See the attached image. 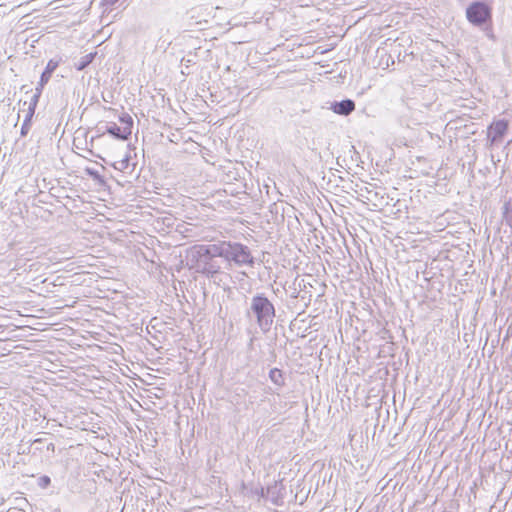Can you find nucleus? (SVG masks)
Wrapping results in <instances>:
<instances>
[{
	"label": "nucleus",
	"mask_w": 512,
	"mask_h": 512,
	"mask_svg": "<svg viewBox=\"0 0 512 512\" xmlns=\"http://www.w3.org/2000/svg\"><path fill=\"white\" fill-rule=\"evenodd\" d=\"M40 97L41 96L36 93H34L32 95V97L28 103V109H27L28 112L35 113V110H36V107H37Z\"/></svg>",
	"instance_id": "obj_17"
},
{
	"label": "nucleus",
	"mask_w": 512,
	"mask_h": 512,
	"mask_svg": "<svg viewBox=\"0 0 512 512\" xmlns=\"http://www.w3.org/2000/svg\"><path fill=\"white\" fill-rule=\"evenodd\" d=\"M253 345V339L250 340L249 346L252 347Z\"/></svg>",
	"instance_id": "obj_28"
},
{
	"label": "nucleus",
	"mask_w": 512,
	"mask_h": 512,
	"mask_svg": "<svg viewBox=\"0 0 512 512\" xmlns=\"http://www.w3.org/2000/svg\"><path fill=\"white\" fill-rule=\"evenodd\" d=\"M509 123L505 119L494 121L488 127V139L491 145L500 142L508 130Z\"/></svg>",
	"instance_id": "obj_5"
},
{
	"label": "nucleus",
	"mask_w": 512,
	"mask_h": 512,
	"mask_svg": "<svg viewBox=\"0 0 512 512\" xmlns=\"http://www.w3.org/2000/svg\"><path fill=\"white\" fill-rule=\"evenodd\" d=\"M86 172H87V174H88L90 177H92L94 180L101 181V182L103 181V180L101 179V176H100V174H99V172H98V171H96V170H94V169H91V168H87V169H86Z\"/></svg>",
	"instance_id": "obj_19"
},
{
	"label": "nucleus",
	"mask_w": 512,
	"mask_h": 512,
	"mask_svg": "<svg viewBox=\"0 0 512 512\" xmlns=\"http://www.w3.org/2000/svg\"><path fill=\"white\" fill-rule=\"evenodd\" d=\"M466 17L471 24L481 27L491 21V8L483 1L472 2L466 9Z\"/></svg>",
	"instance_id": "obj_4"
},
{
	"label": "nucleus",
	"mask_w": 512,
	"mask_h": 512,
	"mask_svg": "<svg viewBox=\"0 0 512 512\" xmlns=\"http://www.w3.org/2000/svg\"><path fill=\"white\" fill-rule=\"evenodd\" d=\"M329 108L338 115L348 116L355 110V102L351 99L334 101Z\"/></svg>",
	"instance_id": "obj_7"
},
{
	"label": "nucleus",
	"mask_w": 512,
	"mask_h": 512,
	"mask_svg": "<svg viewBox=\"0 0 512 512\" xmlns=\"http://www.w3.org/2000/svg\"><path fill=\"white\" fill-rule=\"evenodd\" d=\"M219 250L221 258L229 263H234L236 266H250L254 265V257L250 249L239 242L219 241Z\"/></svg>",
	"instance_id": "obj_3"
},
{
	"label": "nucleus",
	"mask_w": 512,
	"mask_h": 512,
	"mask_svg": "<svg viewBox=\"0 0 512 512\" xmlns=\"http://www.w3.org/2000/svg\"><path fill=\"white\" fill-rule=\"evenodd\" d=\"M9 419H10L9 414L4 411V408L2 410H0V433L1 434L3 433L4 427L8 424Z\"/></svg>",
	"instance_id": "obj_18"
},
{
	"label": "nucleus",
	"mask_w": 512,
	"mask_h": 512,
	"mask_svg": "<svg viewBox=\"0 0 512 512\" xmlns=\"http://www.w3.org/2000/svg\"><path fill=\"white\" fill-rule=\"evenodd\" d=\"M360 195L365 198L368 202H374L378 198V192L365 188L364 190H361Z\"/></svg>",
	"instance_id": "obj_14"
},
{
	"label": "nucleus",
	"mask_w": 512,
	"mask_h": 512,
	"mask_svg": "<svg viewBox=\"0 0 512 512\" xmlns=\"http://www.w3.org/2000/svg\"><path fill=\"white\" fill-rule=\"evenodd\" d=\"M131 156L129 153H127L122 159L115 161L112 165L113 167L121 172H125L126 170L130 169L131 171L134 170L135 164H130Z\"/></svg>",
	"instance_id": "obj_10"
},
{
	"label": "nucleus",
	"mask_w": 512,
	"mask_h": 512,
	"mask_svg": "<svg viewBox=\"0 0 512 512\" xmlns=\"http://www.w3.org/2000/svg\"><path fill=\"white\" fill-rule=\"evenodd\" d=\"M218 258H221L218 242L194 245L187 254L190 267L209 277H213L221 270Z\"/></svg>",
	"instance_id": "obj_1"
},
{
	"label": "nucleus",
	"mask_w": 512,
	"mask_h": 512,
	"mask_svg": "<svg viewBox=\"0 0 512 512\" xmlns=\"http://www.w3.org/2000/svg\"><path fill=\"white\" fill-rule=\"evenodd\" d=\"M118 2V0H104L105 5L113 6Z\"/></svg>",
	"instance_id": "obj_24"
},
{
	"label": "nucleus",
	"mask_w": 512,
	"mask_h": 512,
	"mask_svg": "<svg viewBox=\"0 0 512 512\" xmlns=\"http://www.w3.org/2000/svg\"><path fill=\"white\" fill-rule=\"evenodd\" d=\"M407 57H413V53H405L404 55H401V51H398L397 59L398 62H405Z\"/></svg>",
	"instance_id": "obj_21"
},
{
	"label": "nucleus",
	"mask_w": 512,
	"mask_h": 512,
	"mask_svg": "<svg viewBox=\"0 0 512 512\" xmlns=\"http://www.w3.org/2000/svg\"><path fill=\"white\" fill-rule=\"evenodd\" d=\"M260 497H265L266 495V492L264 491L263 488H261L259 491L256 492Z\"/></svg>",
	"instance_id": "obj_25"
},
{
	"label": "nucleus",
	"mask_w": 512,
	"mask_h": 512,
	"mask_svg": "<svg viewBox=\"0 0 512 512\" xmlns=\"http://www.w3.org/2000/svg\"><path fill=\"white\" fill-rule=\"evenodd\" d=\"M246 316L250 320H254L263 333H267L274 323L276 309L264 293H256L250 298Z\"/></svg>",
	"instance_id": "obj_2"
},
{
	"label": "nucleus",
	"mask_w": 512,
	"mask_h": 512,
	"mask_svg": "<svg viewBox=\"0 0 512 512\" xmlns=\"http://www.w3.org/2000/svg\"><path fill=\"white\" fill-rule=\"evenodd\" d=\"M285 494L286 489L282 481H275L274 484L269 485L266 490V496L276 506L283 504Z\"/></svg>",
	"instance_id": "obj_6"
},
{
	"label": "nucleus",
	"mask_w": 512,
	"mask_h": 512,
	"mask_svg": "<svg viewBox=\"0 0 512 512\" xmlns=\"http://www.w3.org/2000/svg\"><path fill=\"white\" fill-rule=\"evenodd\" d=\"M47 83H48L47 81L42 82V79H40L38 84H37V87L35 88V92L34 93H36V94L41 96L43 88L45 87V85Z\"/></svg>",
	"instance_id": "obj_20"
},
{
	"label": "nucleus",
	"mask_w": 512,
	"mask_h": 512,
	"mask_svg": "<svg viewBox=\"0 0 512 512\" xmlns=\"http://www.w3.org/2000/svg\"><path fill=\"white\" fill-rule=\"evenodd\" d=\"M502 210H503V218L505 219V221L507 223H511L512 221V217H511V203L510 201L508 202H505L503 207H502Z\"/></svg>",
	"instance_id": "obj_16"
},
{
	"label": "nucleus",
	"mask_w": 512,
	"mask_h": 512,
	"mask_svg": "<svg viewBox=\"0 0 512 512\" xmlns=\"http://www.w3.org/2000/svg\"><path fill=\"white\" fill-rule=\"evenodd\" d=\"M484 30H485L487 37H489L490 39H494V35H493L492 29L490 27H486Z\"/></svg>",
	"instance_id": "obj_23"
},
{
	"label": "nucleus",
	"mask_w": 512,
	"mask_h": 512,
	"mask_svg": "<svg viewBox=\"0 0 512 512\" xmlns=\"http://www.w3.org/2000/svg\"><path fill=\"white\" fill-rule=\"evenodd\" d=\"M269 379L278 387L285 385V379L282 370L278 368H272L269 372Z\"/></svg>",
	"instance_id": "obj_11"
},
{
	"label": "nucleus",
	"mask_w": 512,
	"mask_h": 512,
	"mask_svg": "<svg viewBox=\"0 0 512 512\" xmlns=\"http://www.w3.org/2000/svg\"><path fill=\"white\" fill-rule=\"evenodd\" d=\"M95 57V54L89 53L83 57L80 58V60L75 64V68L78 71H82L86 69L90 63H92L93 59Z\"/></svg>",
	"instance_id": "obj_12"
},
{
	"label": "nucleus",
	"mask_w": 512,
	"mask_h": 512,
	"mask_svg": "<svg viewBox=\"0 0 512 512\" xmlns=\"http://www.w3.org/2000/svg\"><path fill=\"white\" fill-rule=\"evenodd\" d=\"M40 481H41V482H40V485H41L42 487H46L47 485H49V484H50V478H49L48 476H43V477H41V478H40Z\"/></svg>",
	"instance_id": "obj_22"
},
{
	"label": "nucleus",
	"mask_w": 512,
	"mask_h": 512,
	"mask_svg": "<svg viewBox=\"0 0 512 512\" xmlns=\"http://www.w3.org/2000/svg\"><path fill=\"white\" fill-rule=\"evenodd\" d=\"M47 449L48 450H54V444L53 443H50L48 446H47Z\"/></svg>",
	"instance_id": "obj_26"
},
{
	"label": "nucleus",
	"mask_w": 512,
	"mask_h": 512,
	"mask_svg": "<svg viewBox=\"0 0 512 512\" xmlns=\"http://www.w3.org/2000/svg\"><path fill=\"white\" fill-rule=\"evenodd\" d=\"M59 64H60V60L50 59L48 61L44 71L42 72V74L40 76V79H42V82H44V81L49 82L53 72L58 68Z\"/></svg>",
	"instance_id": "obj_9"
},
{
	"label": "nucleus",
	"mask_w": 512,
	"mask_h": 512,
	"mask_svg": "<svg viewBox=\"0 0 512 512\" xmlns=\"http://www.w3.org/2000/svg\"><path fill=\"white\" fill-rule=\"evenodd\" d=\"M106 132L119 140H127L131 135V130H128L127 127H119L115 123H111L107 126Z\"/></svg>",
	"instance_id": "obj_8"
},
{
	"label": "nucleus",
	"mask_w": 512,
	"mask_h": 512,
	"mask_svg": "<svg viewBox=\"0 0 512 512\" xmlns=\"http://www.w3.org/2000/svg\"><path fill=\"white\" fill-rule=\"evenodd\" d=\"M41 439H35L33 443H40Z\"/></svg>",
	"instance_id": "obj_27"
},
{
	"label": "nucleus",
	"mask_w": 512,
	"mask_h": 512,
	"mask_svg": "<svg viewBox=\"0 0 512 512\" xmlns=\"http://www.w3.org/2000/svg\"><path fill=\"white\" fill-rule=\"evenodd\" d=\"M35 113H32V112H28L26 113L25 115V119L22 123V126H21V130H20V134L21 136H26L29 131H30V128H31V121H32V118L34 116Z\"/></svg>",
	"instance_id": "obj_13"
},
{
	"label": "nucleus",
	"mask_w": 512,
	"mask_h": 512,
	"mask_svg": "<svg viewBox=\"0 0 512 512\" xmlns=\"http://www.w3.org/2000/svg\"><path fill=\"white\" fill-rule=\"evenodd\" d=\"M119 121L123 125V127H127L128 130L132 131L133 119L128 113H123L119 116Z\"/></svg>",
	"instance_id": "obj_15"
}]
</instances>
